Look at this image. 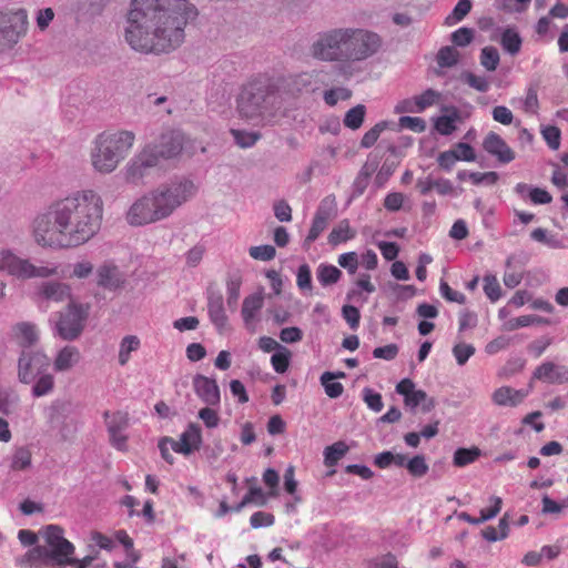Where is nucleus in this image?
Returning <instances> with one entry per match:
<instances>
[{"mask_svg": "<svg viewBox=\"0 0 568 568\" xmlns=\"http://www.w3.org/2000/svg\"><path fill=\"white\" fill-rule=\"evenodd\" d=\"M102 196L92 189L78 190L52 201L32 221V236L41 247L75 248L91 241L101 230Z\"/></svg>", "mask_w": 568, "mask_h": 568, "instance_id": "nucleus-1", "label": "nucleus"}, {"mask_svg": "<svg viewBox=\"0 0 568 568\" xmlns=\"http://www.w3.org/2000/svg\"><path fill=\"white\" fill-rule=\"evenodd\" d=\"M197 11L187 0H132L125 40L144 53L170 52L184 41V28Z\"/></svg>", "mask_w": 568, "mask_h": 568, "instance_id": "nucleus-2", "label": "nucleus"}, {"mask_svg": "<svg viewBox=\"0 0 568 568\" xmlns=\"http://www.w3.org/2000/svg\"><path fill=\"white\" fill-rule=\"evenodd\" d=\"M190 180L174 181L153 189L138 197L128 209L125 221L132 226H144L171 216L174 211L196 194Z\"/></svg>", "mask_w": 568, "mask_h": 568, "instance_id": "nucleus-3", "label": "nucleus"}, {"mask_svg": "<svg viewBox=\"0 0 568 568\" xmlns=\"http://www.w3.org/2000/svg\"><path fill=\"white\" fill-rule=\"evenodd\" d=\"M282 105L277 82L266 75L246 82L236 99L239 115L256 125L274 123Z\"/></svg>", "mask_w": 568, "mask_h": 568, "instance_id": "nucleus-4", "label": "nucleus"}, {"mask_svg": "<svg viewBox=\"0 0 568 568\" xmlns=\"http://www.w3.org/2000/svg\"><path fill=\"white\" fill-rule=\"evenodd\" d=\"M135 143V134L128 130L104 131L98 134L90 152L93 170L101 174L114 172L128 158Z\"/></svg>", "mask_w": 568, "mask_h": 568, "instance_id": "nucleus-5", "label": "nucleus"}, {"mask_svg": "<svg viewBox=\"0 0 568 568\" xmlns=\"http://www.w3.org/2000/svg\"><path fill=\"white\" fill-rule=\"evenodd\" d=\"M345 28L322 32L311 45V55L323 62H346Z\"/></svg>", "mask_w": 568, "mask_h": 568, "instance_id": "nucleus-6", "label": "nucleus"}, {"mask_svg": "<svg viewBox=\"0 0 568 568\" xmlns=\"http://www.w3.org/2000/svg\"><path fill=\"white\" fill-rule=\"evenodd\" d=\"M346 62H359L374 55L382 45L381 37L369 30L345 28Z\"/></svg>", "mask_w": 568, "mask_h": 568, "instance_id": "nucleus-7", "label": "nucleus"}, {"mask_svg": "<svg viewBox=\"0 0 568 568\" xmlns=\"http://www.w3.org/2000/svg\"><path fill=\"white\" fill-rule=\"evenodd\" d=\"M0 271L19 280L33 277H51L58 275L57 265L37 266L28 258H22L9 250H0Z\"/></svg>", "mask_w": 568, "mask_h": 568, "instance_id": "nucleus-8", "label": "nucleus"}, {"mask_svg": "<svg viewBox=\"0 0 568 568\" xmlns=\"http://www.w3.org/2000/svg\"><path fill=\"white\" fill-rule=\"evenodd\" d=\"M26 9L0 11V50L11 49L28 31Z\"/></svg>", "mask_w": 568, "mask_h": 568, "instance_id": "nucleus-9", "label": "nucleus"}, {"mask_svg": "<svg viewBox=\"0 0 568 568\" xmlns=\"http://www.w3.org/2000/svg\"><path fill=\"white\" fill-rule=\"evenodd\" d=\"M159 165V156L155 150L148 144L143 146L122 170L123 180L128 184L141 185L150 175L151 170Z\"/></svg>", "mask_w": 568, "mask_h": 568, "instance_id": "nucleus-10", "label": "nucleus"}, {"mask_svg": "<svg viewBox=\"0 0 568 568\" xmlns=\"http://www.w3.org/2000/svg\"><path fill=\"white\" fill-rule=\"evenodd\" d=\"M87 317V307L80 304L70 303L67 310L60 314V318L57 322L59 336L64 341L77 339L84 328Z\"/></svg>", "mask_w": 568, "mask_h": 568, "instance_id": "nucleus-11", "label": "nucleus"}, {"mask_svg": "<svg viewBox=\"0 0 568 568\" xmlns=\"http://www.w3.org/2000/svg\"><path fill=\"white\" fill-rule=\"evenodd\" d=\"M103 419L111 446L119 452H126L129 437L125 435V430L130 425L129 413L123 410H105Z\"/></svg>", "mask_w": 568, "mask_h": 568, "instance_id": "nucleus-12", "label": "nucleus"}, {"mask_svg": "<svg viewBox=\"0 0 568 568\" xmlns=\"http://www.w3.org/2000/svg\"><path fill=\"white\" fill-rule=\"evenodd\" d=\"M18 366L19 381L23 384H30L49 366V358L42 352H22Z\"/></svg>", "mask_w": 568, "mask_h": 568, "instance_id": "nucleus-13", "label": "nucleus"}, {"mask_svg": "<svg viewBox=\"0 0 568 568\" xmlns=\"http://www.w3.org/2000/svg\"><path fill=\"white\" fill-rule=\"evenodd\" d=\"M151 146L155 150L159 160L175 159L187 148L186 138L184 133L179 130H168L163 132L159 141L155 144H151Z\"/></svg>", "mask_w": 568, "mask_h": 568, "instance_id": "nucleus-14", "label": "nucleus"}, {"mask_svg": "<svg viewBox=\"0 0 568 568\" xmlns=\"http://www.w3.org/2000/svg\"><path fill=\"white\" fill-rule=\"evenodd\" d=\"M483 149L503 164L510 163L516 158L515 151L494 131L488 132L484 138Z\"/></svg>", "mask_w": 568, "mask_h": 568, "instance_id": "nucleus-15", "label": "nucleus"}, {"mask_svg": "<svg viewBox=\"0 0 568 568\" xmlns=\"http://www.w3.org/2000/svg\"><path fill=\"white\" fill-rule=\"evenodd\" d=\"M193 388L196 396L207 406H220L221 392L214 378L197 374L193 377Z\"/></svg>", "mask_w": 568, "mask_h": 568, "instance_id": "nucleus-16", "label": "nucleus"}, {"mask_svg": "<svg viewBox=\"0 0 568 568\" xmlns=\"http://www.w3.org/2000/svg\"><path fill=\"white\" fill-rule=\"evenodd\" d=\"M202 429L199 424L190 423L180 438L172 443V450L182 455H190L201 448Z\"/></svg>", "mask_w": 568, "mask_h": 568, "instance_id": "nucleus-17", "label": "nucleus"}, {"mask_svg": "<svg viewBox=\"0 0 568 568\" xmlns=\"http://www.w3.org/2000/svg\"><path fill=\"white\" fill-rule=\"evenodd\" d=\"M74 546L69 540L61 541L50 549L37 547L31 551L32 555L38 554V557L51 559L59 566L73 565L75 562V558H72Z\"/></svg>", "mask_w": 568, "mask_h": 568, "instance_id": "nucleus-18", "label": "nucleus"}, {"mask_svg": "<svg viewBox=\"0 0 568 568\" xmlns=\"http://www.w3.org/2000/svg\"><path fill=\"white\" fill-rule=\"evenodd\" d=\"M532 377L549 384H562L568 382V367L545 362L535 368Z\"/></svg>", "mask_w": 568, "mask_h": 568, "instance_id": "nucleus-19", "label": "nucleus"}, {"mask_svg": "<svg viewBox=\"0 0 568 568\" xmlns=\"http://www.w3.org/2000/svg\"><path fill=\"white\" fill-rule=\"evenodd\" d=\"M37 296L40 301L62 303L71 298V287L57 281L44 282L38 287Z\"/></svg>", "mask_w": 568, "mask_h": 568, "instance_id": "nucleus-20", "label": "nucleus"}, {"mask_svg": "<svg viewBox=\"0 0 568 568\" xmlns=\"http://www.w3.org/2000/svg\"><path fill=\"white\" fill-rule=\"evenodd\" d=\"M263 305L264 297L261 293L251 294L243 300L241 315L245 327L252 333L255 332V321Z\"/></svg>", "mask_w": 568, "mask_h": 568, "instance_id": "nucleus-21", "label": "nucleus"}, {"mask_svg": "<svg viewBox=\"0 0 568 568\" xmlns=\"http://www.w3.org/2000/svg\"><path fill=\"white\" fill-rule=\"evenodd\" d=\"M81 359V353L75 346L67 345L55 355L53 369L57 373H64L75 367Z\"/></svg>", "mask_w": 568, "mask_h": 568, "instance_id": "nucleus-22", "label": "nucleus"}, {"mask_svg": "<svg viewBox=\"0 0 568 568\" xmlns=\"http://www.w3.org/2000/svg\"><path fill=\"white\" fill-rule=\"evenodd\" d=\"M527 394L528 393L524 389H515L509 386H501L494 390L491 399L494 404L498 406L515 407L523 403Z\"/></svg>", "mask_w": 568, "mask_h": 568, "instance_id": "nucleus-23", "label": "nucleus"}, {"mask_svg": "<svg viewBox=\"0 0 568 568\" xmlns=\"http://www.w3.org/2000/svg\"><path fill=\"white\" fill-rule=\"evenodd\" d=\"M499 43L505 52L514 57L520 52L523 39L516 29L506 28L500 34Z\"/></svg>", "mask_w": 568, "mask_h": 568, "instance_id": "nucleus-24", "label": "nucleus"}, {"mask_svg": "<svg viewBox=\"0 0 568 568\" xmlns=\"http://www.w3.org/2000/svg\"><path fill=\"white\" fill-rule=\"evenodd\" d=\"M121 277L116 266L102 265L98 270V285L105 288H116L121 284Z\"/></svg>", "mask_w": 568, "mask_h": 568, "instance_id": "nucleus-25", "label": "nucleus"}, {"mask_svg": "<svg viewBox=\"0 0 568 568\" xmlns=\"http://www.w3.org/2000/svg\"><path fill=\"white\" fill-rule=\"evenodd\" d=\"M345 377V374L343 372L338 373H331L325 372L321 376V384L323 385L326 395L329 398H337L339 397L344 392V386L339 382H335V378H343Z\"/></svg>", "mask_w": 568, "mask_h": 568, "instance_id": "nucleus-26", "label": "nucleus"}, {"mask_svg": "<svg viewBox=\"0 0 568 568\" xmlns=\"http://www.w3.org/2000/svg\"><path fill=\"white\" fill-rule=\"evenodd\" d=\"M13 332L19 344L24 347L31 346L39 338L37 326L31 323H19L14 326Z\"/></svg>", "mask_w": 568, "mask_h": 568, "instance_id": "nucleus-27", "label": "nucleus"}, {"mask_svg": "<svg viewBox=\"0 0 568 568\" xmlns=\"http://www.w3.org/2000/svg\"><path fill=\"white\" fill-rule=\"evenodd\" d=\"M32 465V453L29 447L20 446L14 448L10 458V469L13 471H22Z\"/></svg>", "mask_w": 568, "mask_h": 568, "instance_id": "nucleus-28", "label": "nucleus"}, {"mask_svg": "<svg viewBox=\"0 0 568 568\" xmlns=\"http://www.w3.org/2000/svg\"><path fill=\"white\" fill-rule=\"evenodd\" d=\"M141 346V341L136 335H126L120 342L118 361L121 366L129 363L131 353L136 352Z\"/></svg>", "mask_w": 568, "mask_h": 568, "instance_id": "nucleus-29", "label": "nucleus"}, {"mask_svg": "<svg viewBox=\"0 0 568 568\" xmlns=\"http://www.w3.org/2000/svg\"><path fill=\"white\" fill-rule=\"evenodd\" d=\"M209 316L216 328L222 332L227 324L222 298L212 300L207 306Z\"/></svg>", "mask_w": 568, "mask_h": 568, "instance_id": "nucleus-30", "label": "nucleus"}, {"mask_svg": "<svg viewBox=\"0 0 568 568\" xmlns=\"http://www.w3.org/2000/svg\"><path fill=\"white\" fill-rule=\"evenodd\" d=\"M348 452V446L344 442H336L327 446L324 450V464L327 467H334Z\"/></svg>", "mask_w": 568, "mask_h": 568, "instance_id": "nucleus-31", "label": "nucleus"}, {"mask_svg": "<svg viewBox=\"0 0 568 568\" xmlns=\"http://www.w3.org/2000/svg\"><path fill=\"white\" fill-rule=\"evenodd\" d=\"M480 455L481 452L476 446L470 448H458L454 453L453 463L456 467H465L475 463L480 457Z\"/></svg>", "mask_w": 568, "mask_h": 568, "instance_id": "nucleus-32", "label": "nucleus"}, {"mask_svg": "<svg viewBox=\"0 0 568 568\" xmlns=\"http://www.w3.org/2000/svg\"><path fill=\"white\" fill-rule=\"evenodd\" d=\"M355 236V232L351 229L348 221L344 220L335 226L328 235V242L332 245H338Z\"/></svg>", "mask_w": 568, "mask_h": 568, "instance_id": "nucleus-33", "label": "nucleus"}, {"mask_svg": "<svg viewBox=\"0 0 568 568\" xmlns=\"http://www.w3.org/2000/svg\"><path fill=\"white\" fill-rule=\"evenodd\" d=\"M479 61L486 71L494 72L500 62L498 50L493 45L483 48L480 51Z\"/></svg>", "mask_w": 568, "mask_h": 568, "instance_id": "nucleus-34", "label": "nucleus"}, {"mask_svg": "<svg viewBox=\"0 0 568 568\" xmlns=\"http://www.w3.org/2000/svg\"><path fill=\"white\" fill-rule=\"evenodd\" d=\"M341 276L342 272L334 265L321 264L317 268V280L323 286L337 283Z\"/></svg>", "mask_w": 568, "mask_h": 568, "instance_id": "nucleus-35", "label": "nucleus"}, {"mask_svg": "<svg viewBox=\"0 0 568 568\" xmlns=\"http://www.w3.org/2000/svg\"><path fill=\"white\" fill-rule=\"evenodd\" d=\"M366 109L363 104H358L348 110L344 118V125L352 130H357L362 126L365 118Z\"/></svg>", "mask_w": 568, "mask_h": 568, "instance_id": "nucleus-36", "label": "nucleus"}, {"mask_svg": "<svg viewBox=\"0 0 568 568\" xmlns=\"http://www.w3.org/2000/svg\"><path fill=\"white\" fill-rule=\"evenodd\" d=\"M459 120V114L456 109H453L450 115L438 116L435 121V129L443 135H449L456 130V121Z\"/></svg>", "mask_w": 568, "mask_h": 568, "instance_id": "nucleus-37", "label": "nucleus"}, {"mask_svg": "<svg viewBox=\"0 0 568 568\" xmlns=\"http://www.w3.org/2000/svg\"><path fill=\"white\" fill-rule=\"evenodd\" d=\"M459 52L454 47H444L437 53V63L442 68H452L459 61Z\"/></svg>", "mask_w": 568, "mask_h": 568, "instance_id": "nucleus-38", "label": "nucleus"}, {"mask_svg": "<svg viewBox=\"0 0 568 568\" xmlns=\"http://www.w3.org/2000/svg\"><path fill=\"white\" fill-rule=\"evenodd\" d=\"M54 388V377L51 374H42L32 387L34 397H42L50 394Z\"/></svg>", "mask_w": 568, "mask_h": 568, "instance_id": "nucleus-39", "label": "nucleus"}, {"mask_svg": "<svg viewBox=\"0 0 568 568\" xmlns=\"http://www.w3.org/2000/svg\"><path fill=\"white\" fill-rule=\"evenodd\" d=\"M231 134L233 135L236 144L243 149L253 146L261 139V134L258 132H248L244 130L231 129Z\"/></svg>", "mask_w": 568, "mask_h": 568, "instance_id": "nucleus-40", "label": "nucleus"}, {"mask_svg": "<svg viewBox=\"0 0 568 568\" xmlns=\"http://www.w3.org/2000/svg\"><path fill=\"white\" fill-rule=\"evenodd\" d=\"M242 286V277L237 274L229 277L226 282L227 304L230 307H235L240 297Z\"/></svg>", "mask_w": 568, "mask_h": 568, "instance_id": "nucleus-41", "label": "nucleus"}, {"mask_svg": "<svg viewBox=\"0 0 568 568\" xmlns=\"http://www.w3.org/2000/svg\"><path fill=\"white\" fill-rule=\"evenodd\" d=\"M290 359L291 352L285 347H281V349L271 357L273 369L278 374L285 373L288 369Z\"/></svg>", "mask_w": 568, "mask_h": 568, "instance_id": "nucleus-42", "label": "nucleus"}, {"mask_svg": "<svg viewBox=\"0 0 568 568\" xmlns=\"http://www.w3.org/2000/svg\"><path fill=\"white\" fill-rule=\"evenodd\" d=\"M317 75V72H303L297 74L294 78V85L298 91H315L317 89L315 83Z\"/></svg>", "mask_w": 568, "mask_h": 568, "instance_id": "nucleus-43", "label": "nucleus"}, {"mask_svg": "<svg viewBox=\"0 0 568 568\" xmlns=\"http://www.w3.org/2000/svg\"><path fill=\"white\" fill-rule=\"evenodd\" d=\"M440 99V93L433 90L427 89L422 94L415 97V105H417V110L423 112L425 109L436 104Z\"/></svg>", "mask_w": 568, "mask_h": 568, "instance_id": "nucleus-44", "label": "nucleus"}, {"mask_svg": "<svg viewBox=\"0 0 568 568\" xmlns=\"http://www.w3.org/2000/svg\"><path fill=\"white\" fill-rule=\"evenodd\" d=\"M406 469L414 477H423L427 474L429 467L423 455H416L407 462Z\"/></svg>", "mask_w": 568, "mask_h": 568, "instance_id": "nucleus-45", "label": "nucleus"}, {"mask_svg": "<svg viewBox=\"0 0 568 568\" xmlns=\"http://www.w3.org/2000/svg\"><path fill=\"white\" fill-rule=\"evenodd\" d=\"M471 10L470 0H458L452 14L446 18L447 24H454L462 21Z\"/></svg>", "mask_w": 568, "mask_h": 568, "instance_id": "nucleus-46", "label": "nucleus"}, {"mask_svg": "<svg viewBox=\"0 0 568 568\" xmlns=\"http://www.w3.org/2000/svg\"><path fill=\"white\" fill-rule=\"evenodd\" d=\"M462 78L470 88L478 92H487L490 88V83L486 77L477 75L473 72H465Z\"/></svg>", "mask_w": 568, "mask_h": 568, "instance_id": "nucleus-47", "label": "nucleus"}, {"mask_svg": "<svg viewBox=\"0 0 568 568\" xmlns=\"http://www.w3.org/2000/svg\"><path fill=\"white\" fill-rule=\"evenodd\" d=\"M484 292L491 302H496L500 298L501 288L495 275H485Z\"/></svg>", "mask_w": 568, "mask_h": 568, "instance_id": "nucleus-48", "label": "nucleus"}, {"mask_svg": "<svg viewBox=\"0 0 568 568\" xmlns=\"http://www.w3.org/2000/svg\"><path fill=\"white\" fill-rule=\"evenodd\" d=\"M215 406L203 407L199 410V418L203 422L206 428H216L220 424V415L214 408Z\"/></svg>", "mask_w": 568, "mask_h": 568, "instance_id": "nucleus-49", "label": "nucleus"}, {"mask_svg": "<svg viewBox=\"0 0 568 568\" xmlns=\"http://www.w3.org/2000/svg\"><path fill=\"white\" fill-rule=\"evenodd\" d=\"M352 97V91L347 88H334L325 91L324 101L333 106L341 100H347Z\"/></svg>", "mask_w": 568, "mask_h": 568, "instance_id": "nucleus-50", "label": "nucleus"}, {"mask_svg": "<svg viewBox=\"0 0 568 568\" xmlns=\"http://www.w3.org/2000/svg\"><path fill=\"white\" fill-rule=\"evenodd\" d=\"M541 134L547 145L551 150H558L560 146L561 132L555 125H548L541 130Z\"/></svg>", "mask_w": 568, "mask_h": 568, "instance_id": "nucleus-51", "label": "nucleus"}, {"mask_svg": "<svg viewBox=\"0 0 568 568\" xmlns=\"http://www.w3.org/2000/svg\"><path fill=\"white\" fill-rule=\"evenodd\" d=\"M386 129L385 122L376 123L372 129H369L361 140V146L368 149L373 146L378 140L381 133Z\"/></svg>", "mask_w": 568, "mask_h": 568, "instance_id": "nucleus-52", "label": "nucleus"}, {"mask_svg": "<svg viewBox=\"0 0 568 568\" xmlns=\"http://www.w3.org/2000/svg\"><path fill=\"white\" fill-rule=\"evenodd\" d=\"M248 254L252 258L257 261H271L274 258L276 251L272 245L251 246Z\"/></svg>", "mask_w": 568, "mask_h": 568, "instance_id": "nucleus-53", "label": "nucleus"}, {"mask_svg": "<svg viewBox=\"0 0 568 568\" xmlns=\"http://www.w3.org/2000/svg\"><path fill=\"white\" fill-rule=\"evenodd\" d=\"M398 123L400 128L408 129L416 133H422L426 129L425 120L418 116H400Z\"/></svg>", "mask_w": 568, "mask_h": 568, "instance_id": "nucleus-54", "label": "nucleus"}, {"mask_svg": "<svg viewBox=\"0 0 568 568\" xmlns=\"http://www.w3.org/2000/svg\"><path fill=\"white\" fill-rule=\"evenodd\" d=\"M539 109L538 90L536 85H530L527 89L526 98L524 100V111L526 113L536 114Z\"/></svg>", "mask_w": 568, "mask_h": 568, "instance_id": "nucleus-55", "label": "nucleus"}, {"mask_svg": "<svg viewBox=\"0 0 568 568\" xmlns=\"http://www.w3.org/2000/svg\"><path fill=\"white\" fill-rule=\"evenodd\" d=\"M469 180L473 184L479 185V184H489L494 185L497 183L499 175L497 172L489 171V172H471L468 174Z\"/></svg>", "mask_w": 568, "mask_h": 568, "instance_id": "nucleus-56", "label": "nucleus"}, {"mask_svg": "<svg viewBox=\"0 0 568 568\" xmlns=\"http://www.w3.org/2000/svg\"><path fill=\"white\" fill-rule=\"evenodd\" d=\"M363 399L365 404L368 406V408L376 413L381 412L384 407L382 395L379 393L374 392L371 388H364Z\"/></svg>", "mask_w": 568, "mask_h": 568, "instance_id": "nucleus-57", "label": "nucleus"}, {"mask_svg": "<svg viewBox=\"0 0 568 568\" xmlns=\"http://www.w3.org/2000/svg\"><path fill=\"white\" fill-rule=\"evenodd\" d=\"M275 517L271 513L266 511H256L250 518V524L252 528L257 529L261 527H270L274 525Z\"/></svg>", "mask_w": 568, "mask_h": 568, "instance_id": "nucleus-58", "label": "nucleus"}, {"mask_svg": "<svg viewBox=\"0 0 568 568\" xmlns=\"http://www.w3.org/2000/svg\"><path fill=\"white\" fill-rule=\"evenodd\" d=\"M439 290H440L442 296L446 301L454 302V303H457V304H465L466 303V296L462 292L453 290L448 285L447 282L442 281Z\"/></svg>", "mask_w": 568, "mask_h": 568, "instance_id": "nucleus-59", "label": "nucleus"}, {"mask_svg": "<svg viewBox=\"0 0 568 568\" xmlns=\"http://www.w3.org/2000/svg\"><path fill=\"white\" fill-rule=\"evenodd\" d=\"M45 542L50 548L60 544L61 541H65L67 539L63 537V529L55 525H49L44 530Z\"/></svg>", "mask_w": 568, "mask_h": 568, "instance_id": "nucleus-60", "label": "nucleus"}, {"mask_svg": "<svg viewBox=\"0 0 568 568\" xmlns=\"http://www.w3.org/2000/svg\"><path fill=\"white\" fill-rule=\"evenodd\" d=\"M474 353L475 347L469 344H457L453 348V354L459 365H465Z\"/></svg>", "mask_w": 568, "mask_h": 568, "instance_id": "nucleus-61", "label": "nucleus"}, {"mask_svg": "<svg viewBox=\"0 0 568 568\" xmlns=\"http://www.w3.org/2000/svg\"><path fill=\"white\" fill-rule=\"evenodd\" d=\"M453 152L455 153L457 161L473 162L476 160L475 150L468 143L460 142L456 144L455 149H453Z\"/></svg>", "mask_w": 568, "mask_h": 568, "instance_id": "nucleus-62", "label": "nucleus"}, {"mask_svg": "<svg viewBox=\"0 0 568 568\" xmlns=\"http://www.w3.org/2000/svg\"><path fill=\"white\" fill-rule=\"evenodd\" d=\"M474 39V31L469 28H459L452 34V41L455 45H468Z\"/></svg>", "mask_w": 568, "mask_h": 568, "instance_id": "nucleus-63", "label": "nucleus"}, {"mask_svg": "<svg viewBox=\"0 0 568 568\" xmlns=\"http://www.w3.org/2000/svg\"><path fill=\"white\" fill-rule=\"evenodd\" d=\"M371 568H398V561L395 555L388 552L371 560Z\"/></svg>", "mask_w": 568, "mask_h": 568, "instance_id": "nucleus-64", "label": "nucleus"}]
</instances>
